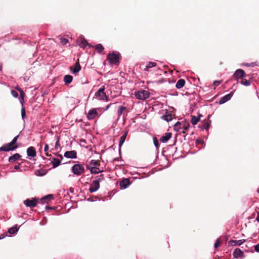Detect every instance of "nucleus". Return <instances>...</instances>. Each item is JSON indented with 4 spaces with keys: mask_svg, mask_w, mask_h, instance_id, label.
I'll list each match as a JSON object with an SVG mask.
<instances>
[{
    "mask_svg": "<svg viewBox=\"0 0 259 259\" xmlns=\"http://www.w3.org/2000/svg\"><path fill=\"white\" fill-rule=\"evenodd\" d=\"M105 87L104 85L102 86L99 90L95 93L94 98H96L98 100L108 102L109 97L105 92Z\"/></svg>",
    "mask_w": 259,
    "mask_h": 259,
    "instance_id": "obj_1",
    "label": "nucleus"
},
{
    "mask_svg": "<svg viewBox=\"0 0 259 259\" xmlns=\"http://www.w3.org/2000/svg\"><path fill=\"white\" fill-rule=\"evenodd\" d=\"M104 179L103 175H100L97 180H94L89 188L91 193L96 192L100 188V182Z\"/></svg>",
    "mask_w": 259,
    "mask_h": 259,
    "instance_id": "obj_2",
    "label": "nucleus"
},
{
    "mask_svg": "<svg viewBox=\"0 0 259 259\" xmlns=\"http://www.w3.org/2000/svg\"><path fill=\"white\" fill-rule=\"evenodd\" d=\"M149 92L148 91L141 90L135 93V96L137 99L145 100L149 97Z\"/></svg>",
    "mask_w": 259,
    "mask_h": 259,
    "instance_id": "obj_3",
    "label": "nucleus"
},
{
    "mask_svg": "<svg viewBox=\"0 0 259 259\" xmlns=\"http://www.w3.org/2000/svg\"><path fill=\"white\" fill-rule=\"evenodd\" d=\"M71 170L74 175L80 176L84 172V168L82 164H75L72 166Z\"/></svg>",
    "mask_w": 259,
    "mask_h": 259,
    "instance_id": "obj_4",
    "label": "nucleus"
},
{
    "mask_svg": "<svg viewBox=\"0 0 259 259\" xmlns=\"http://www.w3.org/2000/svg\"><path fill=\"white\" fill-rule=\"evenodd\" d=\"M107 60L110 64H116L119 62V56L114 53H110L107 56Z\"/></svg>",
    "mask_w": 259,
    "mask_h": 259,
    "instance_id": "obj_5",
    "label": "nucleus"
},
{
    "mask_svg": "<svg viewBox=\"0 0 259 259\" xmlns=\"http://www.w3.org/2000/svg\"><path fill=\"white\" fill-rule=\"evenodd\" d=\"M100 109H101V108H92L90 109L87 114V118L90 120L95 119L98 116V110H100Z\"/></svg>",
    "mask_w": 259,
    "mask_h": 259,
    "instance_id": "obj_6",
    "label": "nucleus"
},
{
    "mask_svg": "<svg viewBox=\"0 0 259 259\" xmlns=\"http://www.w3.org/2000/svg\"><path fill=\"white\" fill-rule=\"evenodd\" d=\"M18 146L17 145H14L13 144H11V142H10L0 148L1 151H9L14 150L17 149Z\"/></svg>",
    "mask_w": 259,
    "mask_h": 259,
    "instance_id": "obj_7",
    "label": "nucleus"
},
{
    "mask_svg": "<svg viewBox=\"0 0 259 259\" xmlns=\"http://www.w3.org/2000/svg\"><path fill=\"white\" fill-rule=\"evenodd\" d=\"M24 203L27 207H33L37 205V201L35 198L27 199L24 201Z\"/></svg>",
    "mask_w": 259,
    "mask_h": 259,
    "instance_id": "obj_8",
    "label": "nucleus"
},
{
    "mask_svg": "<svg viewBox=\"0 0 259 259\" xmlns=\"http://www.w3.org/2000/svg\"><path fill=\"white\" fill-rule=\"evenodd\" d=\"M234 76L236 79H238L246 77V74L243 70L238 69L234 72Z\"/></svg>",
    "mask_w": 259,
    "mask_h": 259,
    "instance_id": "obj_9",
    "label": "nucleus"
},
{
    "mask_svg": "<svg viewBox=\"0 0 259 259\" xmlns=\"http://www.w3.org/2000/svg\"><path fill=\"white\" fill-rule=\"evenodd\" d=\"M233 255L235 258H243L244 257L243 252L238 248L234 249Z\"/></svg>",
    "mask_w": 259,
    "mask_h": 259,
    "instance_id": "obj_10",
    "label": "nucleus"
},
{
    "mask_svg": "<svg viewBox=\"0 0 259 259\" xmlns=\"http://www.w3.org/2000/svg\"><path fill=\"white\" fill-rule=\"evenodd\" d=\"M233 92H231L230 93L222 97L219 101V103L220 104H222L226 103V102L229 101L232 98V97L233 96Z\"/></svg>",
    "mask_w": 259,
    "mask_h": 259,
    "instance_id": "obj_11",
    "label": "nucleus"
},
{
    "mask_svg": "<svg viewBox=\"0 0 259 259\" xmlns=\"http://www.w3.org/2000/svg\"><path fill=\"white\" fill-rule=\"evenodd\" d=\"M53 139H54L53 142H55V147L51 149L50 151L51 152H52L53 151L58 150V149L60 147L59 137L55 136L53 138Z\"/></svg>",
    "mask_w": 259,
    "mask_h": 259,
    "instance_id": "obj_12",
    "label": "nucleus"
},
{
    "mask_svg": "<svg viewBox=\"0 0 259 259\" xmlns=\"http://www.w3.org/2000/svg\"><path fill=\"white\" fill-rule=\"evenodd\" d=\"M64 156L66 158H76L77 157V154L76 151L72 150V151H66L64 153Z\"/></svg>",
    "mask_w": 259,
    "mask_h": 259,
    "instance_id": "obj_13",
    "label": "nucleus"
},
{
    "mask_svg": "<svg viewBox=\"0 0 259 259\" xmlns=\"http://www.w3.org/2000/svg\"><path fill=\"white\" fill-rule=\"evenodd\" d=\"M27 154L30 157H35L36 155L35 149L32 146L29 147L27 149Z\"/></svg>",
    "mask_w": 259,
    "mask_h": 259,
    "instance_id": "obj_14",
    "label": "nucleus"
},
{
    "mask_svg": "<svg viewBox=\"0 0 259 259\" xmlns=\"http://www.w3.org/2000/svg\"><path fill=\"white\" fill-rule=\"evenodd\" d=\"M100 165V163L98 160H92L89 164L87 165V167L89 169L91 167H97Z\"/></svg>",
    "mask_w": 259,
    "mask_h": 259,
    "instance_id": "obj_15",
    "label": "nucleus"
},
{
    "mask_svg": "<svg viewBox=\"0 0 259 259\" xmlns=\"http://www.w3.org/2000/svg\"><path fill=\"white\" fill-rule=\"evenodd\" d=\"M131 184L128 179H124L120 181V186L122 189H125Z\"/></svg>",
    "mask_w": 259,
    "mask_h": 259,
    "instance_id": "obj_16",
    "label": "nucleus"
},
{
    "mask_svg": "<svg viewBox=\"0 0 259 259\" xmlns=\"http://www.w3.org/2000/svg\"><path fill=\"white\" fill-rule=\"evenodd\" d=\"M171 133H166L164 136L160 138V141L162 143H166L171 138Z\"/></svg>",
    "mask_w": 259,
    "mask_h": 259,
    "instance_id": "obj_17",
    "label": "nucleus"
},
{
    "mask_svg": "<svg viewBox=\"0 0 259 259\" xmlns=\"http://www.w3.org/2000/svg\"><path fill=\"white\" fill-rule=\"evenodd\" d=\"M182 124L181 130H182L183 131H181V132L183 133V134H185L186 131H187L190 127V123L186 121H184L182 122Z\"/></svg>",
    "mask_w": 259,
    "mask_h": 259,
    "instance_id": "obj_18",
    "label": "nucleus"
},
{
    "mask_svg": "<svg viewBox=\"0 0 259 259\" xmlns=\"http://www.w3.org/2000/svg\"><path fill=\"white\" fill-rule=\"evenodd\" d=\"M81 69V66L79 63L77 62L76 63L74 67L72 68L70 67V70L72 72V73L74 74H76L78 73Z\"/></svg>",
    "mask_w": 259,
    "mask_h": 259,
    "instance_id": "obj_19",
    "label": "nucleus"
},
{
    "mask_svg": "<svg viewBox=\"0 0 259 259\" xmlns=\"http://www.w3.org/2000/svg\"><path fill=\"white\" fill-rule=\"evenodd\" d=\"M202 116V115L199 114L197 116H195L194 115L191 116V122L193 125H196L200 120V117Z\"/></svg>",
    "mask_w": 259,
    "mask_h": 259,
    "instance_id": "obj_20",
    "label": "nucleus"
},
{
    "mask_svg": "<svg viewBox=\"0 0 259 259\" xmlns=\"http://www.w3.org/2000/svg\"><path fill=\"white\" fill-rule=\"evenodd\" d=\"M127 134H128V131H126L123 133V134L120 138V140H119V147H121L122 146V145L123 144L124 142H125V140L126 139Z\"/></svg>",
    "mask_w": 259,
    "mask_h": 259,
    "instance_id": "obj_21",
    "label": "nucleus"
},
{
    "mask_svg": "<svg viewBox=\"0 0 259 259\" xmlns=\"http://www.w3.org/2000/svg\"><path fill=\"white\" fill-rule=\"evenodd\" d=\"M21 157V155L19 153H16L14 154L13 155L9 157V162H15L18 159H19Z\"/></svg>",
    "mask_w": 259,
    "mask_h": 259,
    "instance_id": "obj_22",
    "label": "nucleus"
},
{
    "mask_svg": "<svg viewBox=\"0 0 259 259\" xmlns=\"http://www.w3.org/2000/svg\"><path fill=\"white\" fill-rule=\"evenodd\" d=\"M185 84V80L183 79H180L176 83V87L178 89H180L184 86Z\"/></svg>",
    "mask_w": 259,
    "mask_h": 259,
    "instance_id": "obj_23",
    "label": "nucleus"
},
{
    "mask_svg": "<svg viewBox=\"0 0 259 259\" xmlns=\"http://www.w3.org/2000/svg\"><path fill=\"white\" fill-rule=\"evenodd\" d=\"M162 119L167 122L170 121L172 119V115L166 112L164 115H162Z\"/></svg>",
    "mask_w": 259,
    "mask_h": 259,
    "instance_id": "obj_24",
    "label": "nucleus"
},
{
    "mask_svg": "<svg viewBox=\"0 0 259 259\" xmlns=\"http://www.w3.org/2000/svg\"><path fill=\"white\" fill-rule=\"evenodd\" d=\"M73 80V77L70 75H66L64 77V81L66 84L70 83Z\"/></svg>",
    "mask_w": 259,
    "mask_h": 259,
    "instance_id": "obj_25",
    "label": "nucleus"
},
{
    "mask_svg": "<svg viewBox=\"0 0 259 259\" xmlns=\"http://www.w3.org/2000/svg\"><path fill=\"white\" fill-rule=\"evenodd\" d=\"M245 242V240H231L230 243L232 245L240 246Z\"/></svg>",
    "mask_w": 259,
    "mask_h": 259,
    "instance_id": "obj_26",
    "label": "nucleus"
},
{
    "mask_svg": "<svg viewBox=\"0 0 259 259\" xmlns=\"http://www.w3.org/2000/svg\"><path fill=\"white\" fill-rule=\"evenodd\" d=\"M91 174H98L99 173L101 172L102 171L100 170L97 167H91V168L89 169Z\"/></svg>",
    "mask_w": 259,
    "mask_h": 259,
    "instance_id": "obj_27",
    "label": "nucleus"
},
{
    "mask_svg": "<svg viewBox=\"0 0 259 259\" xmlns=\"http://www.w3.org/2000/svg\"><path fill=\"white\" fill-rule=\"evenodd\" d=\"M127 110V108L125 106H120L117 110L118 117H120L123 113Z\"/></svg>",
    "mask_w": 259,
    "mask_h": 259,
    "instance_id": "obj_28",
    "label": "nucleus"
},
{
    "mask_svg": "<svg viewBox=\"0 0 259 259\" xmlns=\"http://www.w3.org/2000/svg\"><path fill=\"white\" fill-rule=\"evenodd\" d=\"M156 66V63L153 62H149L148 64L146 66L144 70L146 71H148L149 69L152 68L153 67H155Z\"/></svg>",
    "mask_w": 259,
    "mask_h": 259,
    "instance_id": "obj_29",
    "label": "nucleus"
},
{
    "mask_svg": "<svg viewBox=\"0 0 259 259\" xmlns=\"http://www.w3.org/2000/svg\"><path fill=\"white\" fill-rule=\"evenodd\" d=\"M52 163V164H53V167L54 168H55V167L58 166L60 164L61 161L59 159H57V158H54L53 159Z\"/></svg>",
    "mask_w": 259,
    "mask_h": 259,
    "instance_id": "obj_30",
    "label": "nucleus"
},
{
    "mask_svg": "<svg viewBox=\"0 0 259 259\" xmlns=\"http://www.w3.org/2000/svg\"><path fill=\"white\" fill-rule=\"evenodd\" d=\"M182 122L178 121L174 125V129L177 132H181Z\"/></svg>",
    "mask_w": 259,
    "mask_h": 259,
    "instance_id": "obj_31",
    "label": "nucleus"
},
{
    "mask_svg": "<svg viewBox=\"0 0 259 259\" xmlns=\"http://www.w3.org/2000/svg\"><path fill=\"white\" fill-rule=\"evenodd\" d=\"M79 46L80 47L84 48L87 46H89L90 45L84 38H83L79 44Z\"/></svg>",
    "mask_w": 259,
    "mask_h": 259,
    "instance_id": "obj_32",
    "label": "nucleus"
},
{
    "mask_svg": "<svg viewBox=\"0 0 259 259\" xmlns=\"http://www.w3.org/2000/svg\"><path fill=\"white\" fill-rule=\"evenodd\" d=\"M94 48L96 50H97V51L99 53H101L104 50V47L100 44L96 45L95 46Z\"/></svg>",
    "mask_w": 259,
    "mask_h": 259,
    "instance_id": "obj_33",
    "label": "nucleus"
},
{
    "mask_svg": "<svg viewBox=\"0 0 259 259\" xmlns=\"http://www.w3.org/2000/svg\"><path fill=\"white\" fill-rule=\"evenodd\" d=\"M18 230V228L17 226L11 227L9 229L8 232L10 234H14L16 233Z\"/></svg>",
    "mask_w": 259,
    "mask_h": 259,
    "instance_id": "obj_34",
    "label": "nucleus"
},
{
    "mask_svg": "<svg viewBox=\"0 0 259 259\" xmlns=\"http://www.w3.org/2000/svg\"><path fill=\"white\" fill-rule=\"evenodd\" d=\"M53 198V195L52 194H50V195L45 196V197L42 198L40 200L42 203H44L46 200H51V199H52Z\"/></svg>",
    "mask_w": 259,
    "mask_h": 259,
    "instance_id": "obj_35",
    "label": "nucleus"
},
{
    "mask_svg": "<svg viewBox=\"0 0 259 259\" xmlns=\"http://www.w3.org/2000/svg\"><path fill=\"white\" fill-rule=\"evenodd\" d=\"M49 146L48 144H45L44 147V151L45 152V155L46 156L50 157L51 156L50 154L49 153Z\"/></svg>",
    "mask_w": 259,
    "mask_h": 259,
    "instance_id": "obj_36",
    "label": "nucleus"
},
{
    "mask_svg": "<svg viewBox=\"0 0 259 259\" xmlns=\"http://www.w3.org/2000/svg\"><path fill=\"white\" fill-rule=\"evenodd\" d=\"M241 84L244 85L245 86H249L251 84V81L249 80H247L246 79L243 78L240 81Z\"/></svg>",
    "mask_w": 259,
    "mask_h": 259,
    "instance_id": "obj_37",
    "label": "nucleus"
},
{
    "mask_svg": "<svg viewBox=\"0 0 259 259\" xmlns=\"http://www.w3.org/2000/svg\"><path fill=\"white\" fill-rule=\"evenodd\" d=\"M69 41L67 38H60V42L62 45H66L68 43Z\"/></svg>",
    "mask_w": 259,
    "mask_h": 259,
    "instance_id": "obj_38",
    "label": "nucleus"
},
{
    "mask_svg": "<svg viewBox=\"0 0 259 259\" xmlns=\"http://www.w3.org/2000/svg\"><path fill=\"white\" fill-rule=\"evenodd\" d=\"M21 116H22V119H24L26 117V112H25V110L24 109V108H22L21 109Z\"/></svg>",
    "mask_w": 259,
    "mask_h": 259,
    "instance_id": "obj_39",
    "label": "nucleus"
},
{
    "mask_svg": "<svg viewBox=\"0 0 259 259\" xmlns=\"http://www.w3.org/2000/svg\"><path fill=\"white\" fill-rule=\"evenodd\" d=\"M11 94L15 98H17L18 97V93L15 90L11 91Z\"/></svg>",
    "mask_w": 259,
    "mask_h": 259,
    "instance_id": "obj_40",
    "label": "nucleus"
},
{
    "mask_svg": "<svg viewBox=\"0 0 259 259\" xmlns=\"http://www.w3.org/2000/svg\"><path fill=\"white\" fill-rule=\"evenodd\" d=\"M18 136H17L16 137H15L12 140V141L11 142V144H13V145H17L16 144V142H17V139H18Z\"/></svg>",
    "mask_w": 259,
    "mask_h": 259,
    "instance_id": "obj_41",
    "label": "nucleus"
},
{
    "mask_svg": "<svg viewBox=\"0 0 259 259\" xmlns=\"http://www.w3.org/2000/svg\"><path fill=\"white\" fill-rule=\"evenodd\" d=\"M220 244V239H218L216 240V241H215V243H214V247H215V248H218V247H219Z\"/></svg>",
    "mask_w": 259,
    "mask_h": 259,
    "instance_id": "obj_42",
    "label": "nucleus"
},
{
    "mask_svg": "<svg viewBox=\"0 0 259 259\" xmlns=\"http://www.w3.org/2000/svg\"><path fill=\"white\" fill-rule=\"evenodd\" d=\"M221 81L215 80L213 82V85L214 86H218L219 85H220L221 84Z\"/></svg>",
    "mask_w": 259,
    "mask_h": 259,
    "instance_id": "obj_43",
    "label": "nucleus"
},
{
    "mask_svg": "<svg viewBox=\"0 0 259 259\" xmlns=\"http://www.w3.org/2000/svg\"><path fill=\"white\" fill-rule=\"evenodd\" d=\"M153 142L155 146L157 148L159 144L158 140L156 138H154Z\"/></svg>",
    "mask_w": 259,
    "mask_h": 259,
    "instance_id": "obj_44",
    "label": "nucleus"
},
{
    "mask_svg": "<svg viewBox=\"0 0 259 259\" xmlns=\"http://www.w3.org/2000/svg\"><path fill=\"white\" fill-rule=\"evenodd\" d=\"M254 250L256 252H259V244L254 246Z\"/></svg>",
    "mask_w": 259,
    "mask_h": 259,
    "instance_id": "obj_45",
    "label": "nucleus"
},
{
    "mask_svg": "<svg viewBox=\"0 0 259 259\" xmlns=\"http://www.w3.org/2000/svg\"><path fill=\"white\" fill-rule=\"evenodd\" d=\"M114 104V103H110V104L108 105L106 107L105 109H104V111H107V110H108L109 109V108L110 107V106H111L112 104Z\"/></svg>",
    "mask_w": 259,
    "mask_h": 259,
    "instance_id": "obj_46",
    "label": "nucleus"
},
{
    "mask_svg": "<svg viewBox=\"0 0 259 259\" xmlns=\"http://www.w3.org/2000/svg\"><path fill=\"white\" fill-rule=\"evenodd\" d=\"M19 91H20V95H21V97L23 98V97H24V92H23L22 90H21V89L19 90Z\"/></svg>",
    "mask_w": 259,
    "mask_h": 259,
    "instance_id": "obj_47",
    "label": "nucleus"
},
{
    "mask_svg": "<svg viewBox=\"0 0 259 259\" xmlns=\"http://www.w3.org/2000/svg\"><path fill=\"white\" fill-rule=\"evenodd\" d=\"M19 168H20L19 164V165H15V166H14V169H15V170H18Z\"/></svg>",
    "mask_w": 259,
    "mask_h": 259,
    "instance_id": "obj_48",
    "label": "nucleus"
},
{
    "mask_svg": "<svg viewBox=\"0 0 259 259\" xmlns=\"http://www.w3.org/2000/svg\"><path fill=\"white\" fill-rule=\"evenodd\" d=\"M209 127V124L208 123H206L204 125V128H206V129H207Z\"/></svg>",
    "mask_w": 259,
    "mask_h": 259,
    "instance_id": "obj_49",
    "label": "nucleus"
},
{
    "mask_svg": "<svg viewBox=\"0 0 259 259\" xmlns=\"http://www.w3.org/2000/svg\"><path fill=\"white\" fill-rule=\"evenodd\" d=\"M256 220L259 222V212L258 213L257 215V217L256 218Z\"/></svg>",
    "mask_w": 259,
    "mask_h": 259,
    "instance_id": "obj_50",
    "label": "nucleus"
},
{
    "mask_svg": "<svg viewBox=\"0 0 259 259\" xmlns=\"http://www.w3.org/2000/svg\"><path fill=\"white\" fill-rule=\"evenodd\" d=\"M244 65L247 66V67L250 66V65L248 63L244 64Z\"/></svg>",
    "mask_w": 259,
    "mask_h": 259,
    "instance_id": "obj_51",
    "label": "nucleus"
},
{
    "mask_svg": "<svg viewBox=\"0 0 259 259\" xmlns=\"http://www.w3.org/2000/svg\"><path fill=\"white\" fill-rule=\"evenodd\" d=\"M2 65L1 64H0V70H2Z\"/></svg>",
    "mask_w": 259,
    "mask_h": 259,
    "instance_id": "obj_52",
    "label": "nucleus"
},
{
    "mask_svg": "<svg viewBox=\"0 0 259 259\" xmlns=\"http://www.w3.org/2000/svg\"><path fill=\"white\" fill-rule=\"evenodd\" d=\"M46 209H47V208H50V207H49V206H46Z\"/></svg>",
    "mask_w": 259,
    "mask_h": 259,
    "instance_id": "obj_53",
    "label": "nucleus"
},
{
    "mask_svg": "<svg viewBox=\"0 0 259 259\" xmlns=\"http://www.w3.org/2000/svg\"><path fill=\"white\" fill-rule=\"evenodd\" d=\"M88 201H92V200H91V199H90V198H88Z\"/></svg>",
    "mask_w": 259,
    "mask_h": 259,
    "instance_id": "obj_54",
    "label": "nucleus"
},
{
    "mask_svg": "<svg viewBox=\"0 0 259 259\" xmlns=\"http://www.w3.org/2000/svg\"><path fill=\"white\" fill-rule=\"evenodd\" d=\"M50 144L51 146H53V143H51Z\"/></svg>",
    "mask_w": 259,
    "mask_h": 259,
    "instance_id": "obj_55",
    "label": "nucleus"
},
{
    "mask_svg": "<svg viewBox=\"0 0 259 259\" xmlns=\"http://www.w3.org/2000/svg\"><path fill=\"white\" fill-rule=\"evenodd\" d=\"M257 192L259 193V188L257 189Z\"/></svg>",
    "mask_w": 259,
    "mask_h": 259,
    "instance_id": "obj_56",
    "label": "nucleus"
}]
</instances>
